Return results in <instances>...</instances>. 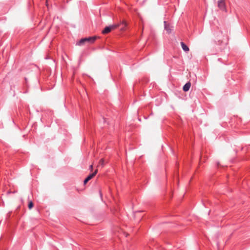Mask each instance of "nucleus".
Returning <instances> with one entry per match:
<instances>
[{
    "label": "nucleus",
    "instance_id": "obj_6",
    "mask_svg": "<svg viewBox=\"0 0 250 250\" xmlns=\"http://www.w3.org/2000/svg\"><path fill=\"white\" fill-rule=\"evenodd\" d=\"M191 83L190 82L187 83L183 86V89L184 91H188L190 87Z\"/></svg>",
    "mask_w": 250,
    "mask_h": 250
},
{
    "label": "nucleus",
    "instance_id": "obj_3",
    "mask_svg": "<svg viewBox=\"0 0 250 250\" xmlns=\"http://www.w3.org/2000/svg\"><path fill=\"white\" fill-rule=\"evenodd\" d=\"M98 170L96 169L92 173L90 174L84 180L83 183L85 185L90 180L93 178L97 174Z\"/></svg>",
    "mask_w": 250,
    "mask_h": 250
},
{
    "label": "nucleus",
    "instance_id": "obj_8",
    "mask_svg": "<svg viewBox=\"0 0 250 250\" xmlns=\"http://www.w3.org/2000/svg\"><path fill=\"white\" fill-rule=\"evenodd\" d=\"M34 204L32 201H30L28 203V208L31 209L33 207Z\"/></svg>",
    "mask_w": 250,
    "mask_h": 250
},
{
    "label": "nucleus",
    "instance_id": "obj_9",
    "mask_svg": "<svg viewBox=\"0 0 250 250\" xmlns=\"http://www.w3.org/2000/svg\"><path fill=\"white\" fill-rule=\"evenodd\" d=\"M99 165H102L103 167L104 165V160L103 158L101 159L99 162Z\"/></svg>",
    "mask_w": 250,
    "mask_h": 250
},
{
    "label": "nucleus",
    "instance_id": "obj_11",
    "mask_svg": "<svg viewBox=\"0 0 250 250\" xmlns=\"http://www.w3.org/2000/svg\"><path fill=\"white\" fill-rule=\"evenodd\" d=\"M123 24H124L125 26H126V24L125 22V21L123 22Z\"/></svg>",
    "mask_w": 250,
    "mask_h": 250
},
{
    "label": "nucleus",
    "instance_id": "obj_4",
    "mask_svg": "<svg viewBox=\"0 0 250 250\" xmlns=\"http://www.w3.org/2000/svg\"><path fill=\"white\" fill-rule=\"evenodd\" d=\"M218 6L222 10H226V5L224 0H219Z\"/></svg>",
    "mask_w": 250,
    "mask_h": 250
},
{
    "label": "nucleus",
    "instance_id": "obj_10",
    "mask_svg": "<svg viewBox=\"0 0 250 250\" xmlns=\"http://www.w3.org/2000/svg\"><path fill=\"white\" fill-rule=\"evenodd\" d=\"M90 169H91V170L93 169V166H92V165H91V166H90Z\"/></svg>",
    "mask_w": 250,
    "mask_h": 250
},
{
    "label": "nucleus",
    "instance_id": "obj_1",
    "mask_svg": "<svg viewBox=\"0 0 250 250\" xmlns=\"http://www.w3.org/2000/svg\"><path fill=\"white\" fill-rule=\"evenodd\" d=\"M96 38L97 37L95 36L83 38L80 40L77 44L78 45H82L86 42H88L91 43H93L95 41Z\"/></svg>",
    "mask_w": 250,
    "mask_h": 250
},
{
    "label": "nucleus",
    "instance_id": "obj_5",
    "mask_svg": "<svg viewBox=\"0 0 250 250\" xmlns=\"http://www.w3.org/2000/svg\"><path fill=\"white\" fill-rule=\"evenodd\" d=\"M164 24L165 30L168 33H170L172 31L171 27L169 24H167L166 21H164Z\"/></svg>",
    "mask_w": 250,
    "mask_h": 250
},
{
    "label": "nucleus",
    "instance_id": "obj_2",
    "mask_svg": "<svg viewBox=\"0 0 250 250\" xmlns=\"http://www.w3.org/2000/svg\"><path fill=\"white\" fill-rule=\"evenodd\" d=\"M119 26V24H114L113 25H109L105 27L104 29L102 31V33L103 34H106L110 32L112 30L117 28Z\"/></svg>",
    "mask_w": 250,
    "mask_h": 250
},
{
    "label": "nucleus",
    "instance_id": "obj_7",
    "mask_svg": "<svg viewBox=\"0 0 250 250\" xmlns=\"http://www.w3.org/2000/svg\"><path fill=\"white\" fill-rule=\"evenodd\" d=\"M181 45L182 49L185 52H188L189 51V48L188 46L183 42H181Z\"/></svg>",
    "mask_w": 250,
    "mask_h": 250
}]
</instances>
